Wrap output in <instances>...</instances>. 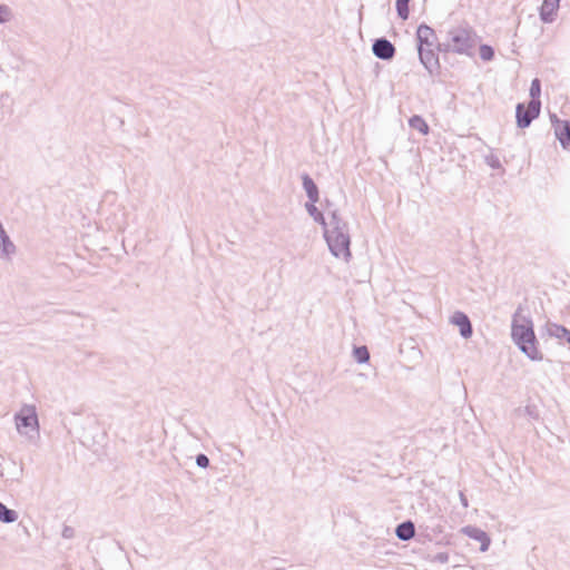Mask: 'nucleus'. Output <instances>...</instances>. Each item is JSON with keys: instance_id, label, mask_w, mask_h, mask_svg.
Instances as JSON below:
<instances>
[{"instance_id": "obj_1", "label": "nucleus", "mask_w": 570, "mask_h": 570, "mask_svg": "<svg viewBox=\"0 0 570 570\" xmlns=\"http://www.w3.org/2000/svg\"><path fill=\"white\" fill-rule=\"evenodd\" d=\"M511 338L518 348L531 361H542L543 354L539 350V342L534 333L531 316L523 314V307L518 306L512 315Z\"/></svg>"}, {"instance_id": "obj_2", "label": "nucleus", "mask_w": 570, "mask_h": 570, "mask_svg": "<svg viewBox=\"0 0 570 570\" xmlns=\"http://www.w3.org/2000/svg\"><path fill=\"white\" fill-rule=\"evenodd\" d=\"M324 238L327 243L331 254L337 258H344L346 262L352 257L351 237L348 232H333L324 228Z\"/></svg>"}, {"instance_id": "obj_3", "label": "nucleus", "mask_w": 570, "mask_h": 570, "mask_svg": "<svg viewBox=\"0 0 570 570\" xmlns=\"http://www.w3.org/2000/svg\"><path fill=\"white\" fill-rule=\"evenodd\" d=\"M14 421L19 433L28 435L30 439L39 435L38 415L33 405H24L16 413Z\"/></svg>"}, {"instance_id": "obj_4", "label": "nucleus", "mask_w": 570, "mask_h": 570, "mask_svg": "<svg viewBox=\"0 0 570 570\" xmlns=\"http://www.w3.org/2000/svg\"><path fill=\"white\" fill-rule=\"evenodd\" d=\"M449 40L452 43V52L471 56L474 48L472 32L464 28L449 31Z\"/></svg>"}, {"instance_id": "obj_5", "label": "nucleus", "mask_w": 570, "mask_h": 570, "mask_svg": "<svg viewBox=\"0 0 570 570\" xmlns=\"http://www.w3.org/2000/svg\"><path fill=\"white\" fill-rule=\"evenodd\" d=\"M416 50L419 60L428 73L432 77L439 75L441 65L435 48H420Z\"/></svg>"}, {"instance_id": "obj_6", "label": "nucleus", "mask_w": 570, "mask_h": 570, "mask_svg": "<svg viewBox=\"0 0 570 570\" xmlns=\"http://www.w3.org/2000/svg\"><path fill=\"white\" fill-rule=\"evenodd\" d=\"M541 108L537 104H518L515 107L517 126L521 129L528 128L532 120L539 117Z\"/></svg>"}, {"instance_id": "obj_7", "label": "nucleus", "mask_w": 570, "mask_h": 570, "mask_svg": "<svg viewBox=\"0 0 570 570\" xmlns=\"http://www.w3.org/2000/svg\"><path fill=\"white\" fill-rule=\"evenodd\" d=\"M416 49L420 48H435L438 46V36L430 26L422 22L415 33Z\"/></svg>"}, {"instance_id": "obj_8", "label": "nucleus", "mask_w": 570, "mask_h": 570, "mask_svg": "<svg viewBox=\"0 0 570 570\" xmlns=\"http://www.w3.org/2000/svg\"><path fill=\"white\" fill-rule=\"evenodd\" d=\"M373 55L381 60H392L396 53L394 45L385 37L376 38L372 43Z\"/></svg>"}, {"instance_id": "obj_9", "label": "nucleus", "mask_w": 570, "mask_h": 570, "mask_svg": "<svg viewBox=\"0 0 570 570\" xmlns=\"http://www.w3.org/2000/svg\"><path fill=\"white\" fill-rule=\"evenodd\" d=\"M554 128V135L560 141V145L568 149L570 148V120H559L556 115L551 117Z\"/></svg>"}, {"instance_id": "obj_10", "label": "nucleus", "mask_w": 570, "mask_h": 570, "mask_svg": "<svg viewBox=\"0 0 570 570\" xmlns=\"http://www.w3.org/2000/svg\"><path fill=\"white\" fill-rule=\"evenodd\" d=\"M452 324L456 325L460 331V335L463 338H470L473 334V328L469 316L460 311H456L451 316Z\"/></svg>"}, {"instance_id": "obj_11", "label": "nucleus", "mask_w": 570, "mask_h": 570, "mask_svg": "<svg viewBox=\"0 0 570 570\" xmlns=\"http://www.w3.org/2000/svg\"><path fill=\"white\" fill-rule=\"evenodd\" d=\"M462 531L469 538L480 542V544H481L480 550L482 552H484L489 549L491 539L485 531H483L480 528L472 527V525L464 527Z\"/></svg>"}, {"instance_id": "obj_12", "label": "nucleus", "mask_w": 570, "mask_h": 570, "mask_svg": "<svg viewBox=\"0 0 570 570\" xmlns=\"http://www.w3.org/2000/svg\"><path fill=\"white\" fill-rule=\"evenodd\" d=\"M17 253V246L9 237L4 227L0 230V258L1 259H11V257Z\"/></svg>"}, {"instance_id": "obj_13", "label": "nucleus", "mask_w": 570, "mask_h": 570, "mask_svg": "<svg viewBox=\"0 0 570 570\" xmlns=\"http://www.w3.org/2000/svg\"><path fill=\"white\" fill-rule=\"evenodd\" d=\"M559 3L554 0H543L540 7V20L543 23H551L556 20Z\"/></svg>"}, {"instance_id": "obj_14", "label": "nucleus", "mask_w": 570, "mask_h": 570, "mask_svg": "<svg viewBox=\"0 0 570 570\" xmlns=\"http://www.w3.org/2000/svg\"><path fill=\"white\" fill-rule=\"evenodd\" d=\"M302 185L308 200H312V203H317L320 199L318 187L308 174L302 175Z\"/></svg>"}, {"instance_id": "obj_15", "label": "nucleus", "mask_w": 570, "mask_h": 570, "mask_svg": "<svg viewBox=\"0 0 570 570\" xmlns=\"http://www.w3.org/2000/svg\"><path fill=\"white\" fill-rule=\"evenodd\" d=\"M395 535L401 541H409L415 535V525L411 520L399 523L395 528Z\"/></svg>"}, {"instance_id": "obj_16", "label": "nucleus", "mask_w": 570, "mask_h": 570, "mask_svg": "<svg viewBox=\"0 0 570 570\" xmlns=\"http://www.w3.org/2000/svg\"><path fill=\"white\" fill-rule=\"evenodd\" d=\"M327 230L333 232H348V224L345 222L337 210H333L330 215V223L327 224Z\"/></svg>"}, {"instance_id": "obj_17", "label": "nucleus", "mask_w": 570, "mask_h": 570, "mask_svg": "<svg viewBox=\"0 0 570 570\" xmlns=\"http://www.w3.org/2000/svg\"><path fill=\"white\" fill-rule=\"evenodd\" d=\"M409 126L422 135H428L430 131L428 122L419 115H414L409 119Z\"/></svg>"}, {"instance_id": "obj_18", "label": "nucleus", "mask_w": 570, "mask_h": 570, "mask_svg": "<svg viewBox=\"0 0 570 570\" xmlns=\"http://www.w3.org/2000/svg\"><path fill=\"white\" fill-rule=\"evenodd\" d=\"M316 203H312V200H308L306 204H305V208L307 210V213L309 214L311 217H313V219L318 223L320 225L323 226V228L327 227V223L325 220V217L323 215V213L321 210H318V208L316 207L315 205Z\"/></svg>"}, {"instance_id": "obj_19", "label": "nucleus", "mask_w": 570, "mask_h": 570, "mask_svg": "<svg viewBox=\"0 0 570 570\" xmlns=\"http://www.w3.org/2000/svg\"><path fill=\"white\" fill-rule=\"evenodd\" d=\"M529 94H530V101H529V104H537V106L539 108H541V100H540V96H541V81H540L539 78H534L531 81Z\"/></svg>"}, {"instance_id": "obj_20", "label": "nucleus", "mask_w": 570, "mask_h": 570, "mask_svg": "<svg viewBox=\"0 0 570 570\" xmlns=\"http://www.w3.org/2000/svg\"><path fill=\"white\" fill-rule=\"evenodd\" d=\"M567 327L557 323H547L546 331L547 334L551 337H556L558 340H564V333Z\"/></svg>"}, {"instance_id": "obj_21", "label": "nucleus", "mask_w": 570, "mask_h": 570, "mask_svg": "<svg viewBox=\"0 0 570 570\" xmlns=\"http://www.w3.org/2000/svg\"><path fill=\"white\" fill-rule=\"evenodd\" d=\"M17 519H18V513L14 510L9 509L2 502H0V521L2 523H12V522L17 521Z\"/></svg>"}, {"instance_id": "obj_22", "label": "nucleus", "mask_w": 570, "mask_h": 570, "mask_svg": "<svg viewBox=\"0 0 570 570\" xmlns=\"http://www.w3.org/2000/svg\"><path fill=\"white\" fill-rule=\"evenodd\" d=\"M353 356L357 363L364 364L370 360V352L365 345L355 346L353 350Z\"/></svg>"}, {"instance_id": "obj_23", "label": "nucleus", "mask_w": 570, "mask_h": 570, "mask_svg": "<svg viewBox=\"0 0 570 570\" xmlns=\"http://www.w3.org/2000/svg\"><path fill=\"white\" fill-rule=\"evenodd\" d=\"M410 1L411 0H396V2H395V9H396L397 16L402 20H406L409 18V14H410V8H409Z\"/></svg>"}, {"instance_id": "obj_24", "label": "nucleus", "mask_w": 570, "mask_h": 570, "mask_svg": "<svg viewBox=\"0 0 570 570\" xmlns=\"http://www.w3.org/2000/svg\"><path fill=\"white\" fill-rule=\"evenodd\" d=\"M479 52H480V58L483 61H490L494 57V49L489 45H481Z\"/></svg>"}, {"instance_id": "obj_25", "label": "nucleus", "mask_w": 570, "mask_h": 570, "mask_svg": "<svg viewBox=\"0 0 570 570\" xmlns=\"http://www.w3.org/2000/svg\"><path fill=\"white\" fill-rule=\"evenodd\" d=\"M449 559H450V556L448 552H439L436 554H433V556L429 554L426 557L428 561H430L432 563H441V564L449 562Z\"/></svg>"}, {"instance_id": "obj_26", "label": "nucleus", "mask_w": 570, "mask_h": 570, "mask_svg": "<svg viewBox=\"0 0 570 570\" xmlns=\"http://www.w3.org/2000/svg\"><path fill=\"white\" fill-rule=\"evenodd\" d=\"M11 18V9L7 4H0V23H7Z\"/></svg>"}, {"instance_id": "obj_27", "label": "nucleus", "mask_w": 570, "mask_h": 570, "mask_svg": "<svg viewBox=\"0 0 570 570\" xmlns=\"http://www.w3.org/2000/svg\"><path fill=\"white\" fill-rule=\"evenodd\" d=\"M485 163L493 169H499L501 167V161L495 155H489L485 157Z\"/></svg>"}, {"instance_id": "obj_28", "label": "nucleus", "mask_w": 570, "mask_h": 570, "mask_svg": "<svg viewBox=\"0 0 570 570\" xmlns=\"http://www.w3.org/2000/svg\"><path fill=\"white\" fill-rule=\"evenodd\" d=\"M209 458L204 454V453H199L196 455V464L197 466L202 468V469H206L209 466Z\"/></svg>"}, {"instance_id": "obj_29", "label": "nucleus", "mask_w": 570, "mask_h": 570, "mask_svg": "<svg viewBox=\"0 0 570 570\" xmlns=\"http://www.w3.org/2000/svg\"><path fill=\"white\" fill-rule=\"evenodd\" d=\"M436 52H452V43L450 40L448 42L440 43L438 41V46H435Z\"/></svg>"}, {"instance_id": "obj_30", "label": "nucleus", "mask_w": 570, "mask_h": 570, "mask_svg": "<svg viewBox=\"0 0 570 570\" xmlns=\"http://www.w3.org/2000/svg\"><path fill=\"white\" fill-rule=\"evenodd\" d=\"M65 539H71L75 537V529L70 525H65L61 532Z\"/></svg>"}, {"instance_id": "obj_31", "label": "nucleus", "mask_w": 570, "mask_h": 570, "mask_svg": "<svg viewBox=\"0 0 570 570\" xmlns=\"http://www.w3.org/2000/svg\"><path fill=\"white\" fill-rule=\"evenodd\" d=\"M459 495H460L461 504L464 508H466L469 505V502H468V499H466L465 494L462 491H460Z\"/></svg>"}, {"instance_id": "obj_32", "label": "nucleus", "mask_w": 570, "mask_h": 570, "mask_svg": "<svg viewBox=\"0 0 570 570\" xmlns=\"http://www.w3.org/2000/svg\"><path fill=\"white\" fill-rule=\"evenodd\" d=\"M564 340L567 341L568 344H570V330L569 328L566 330Z\"/></svg>"}, {"instance_id": "obj_33", "label": "nucleus", "mask_w": 570, "mask_h": 570, "mask_svg": "<svg viewBox=\"0 0 570 570\" xmlns=\"http://www.w3.org/2000/svg\"><path fill=\"white\" fill-rule=\"evenodd\" d=\"M556 2L560 3V0H554Z\"/></svg>"}]
</instances>
